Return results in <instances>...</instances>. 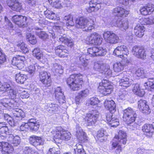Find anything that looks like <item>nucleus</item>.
<instances>
[{"mask_svg":"<svg viewBox=\"0 0 154 154\" xmlns=\"http://www.w3.org/2000/svg\"><path fill=\"white\" fill-rule=\"evenodd\" d=\"M96 19L91 17L88 19L83 17L77 18L75 20V26L76 27L83 29L84 31H90L94 28Z\"/></svg>","mask_w":154,"mask_h":154,"instance_id":"nucleus-1","label":"nucleus"},{"mask_svg":"<svg viewBox=\"0 0 154 154\" xmlns=\"http://www.w3.org/2000/svg\"><path fill=\"white\" fill-rule=\"evenodd\" d=\"M82 77L80 74H74L67 78L66 82L71 89L77 91L81 88L83 83Z\"/></svg>","mask_w":154,"mask_h":154,"instance_id":"nucleus-2","label":"nucleus"},{"mask_svg":"<svg viewBox=\"0 0 154 154\" xmlns=\"http://www.w3.org/2000/svg\"><path fill=\"white\" fill-rule=\"evenodd\" d=\"M52 136L56 139L68 141L71 137V134L67 131H64L60 127L54 128L51 131Z\"/></svg>","mask_w":154,"mask_h":154,"instance_id":"nucleus-3","label":"nucleus"},{"mask_svg":"<svg viewBox=\"0 0 154 154\" xmlns=\"http://www.w3.org/2000/svg\"><path fill=\"white\" fill-rule=\"evenodd\" d=\"M137 115L135 111L132 108L129 107L123 111V119L128 125H133Z\"/></svg>","mask_w":154,"mask_h":154,"instance_id":"nucleus-4","label":"nucleus"},{"mask_svg":"<svg viewBox=\"0 0 154 154\" xmlns=\"http://www.w3.org/2000/svg\"><path fill=\"white\" fill-rule=\"evenodd\" d=\"M113 87L111 83L106 80H103L100 83L98 89L103 94L106 96L110 94L112 90Z\"/></svg>","mask_w":154,"mask_h":154,"instance_id":"nucleus-5","label":"nucleus"},{"mask_svg":"<svg viewBox=\"0 0 154 154\" xmlns=\"http://www.w3.org/2000/svg\"><path fill=\"white\" fill-rule=\"evenodd\" d=\"M102 40V38L101 35L95 32L91 33L85 39L87 44L96 45L101 44Z\"/></svg>","mask_w":154,"mask_h":154,"instance_id":"nucleus-6","label":"nucleus"},{"mask_svg":"<svg viewBox=\"0 0 154 154\" xmlns=\"http://www.w3.org/2000/svg\"><path fill=\"white\" fill-rule=\"evenodd\" d=\"M103 35L105 40L107 43L112 44H116L119 41V39L118 36L112 32L105 31Z\"/></svg>","mask_w":154,"mask_h":154,"instance_id":"nucleus-7","label":"nucleus"},{"mask_svg":"<svg viewBox=\"0 0 154 154\" xmlns=\"http://www.w3.org/2000/svg\"><path fill=\"white\" fill-rule=\"evenodd\" d=\"M88 52L91 57H97L103 56L105 55L107 51L105 49H103L101 47H94L88 48Z\"/></svg>","mask_w":154,"mask_h":154,"instance_id":"nucleus-8","label":"nucleus"},{"mask_svg":"<svg viewBox=\"0 0 154 154\" xmlns=\"http://www.w3.org/2000/svg\"><path fill=\"white\" fill-rule=\"evenodd\" d=\"M113 54L121 58H126L128 54V51L127 47L125 45L119 46L115 49Z\"/></svg>","mask_w":154,"mask_h":154,"instance_id":"nucleus-9","label":"nucleus"},{"mask_svg":"<svg viewBox=\"0 0 154 154\" xmlns=\"http://www.w3.org/2000/svg\"><path fill=\"white\" fill-rule=\"evenodd\" d=\"M98 116L99 113L96 110H95L92 113L87 114L85 120L88 125H93L96 123Z\"/></svg>","mask_w":154,"mask_h":154,"instance_id":"nucleus-10","label":"nucleus"},{"mask_svg":"<svg viewBox=\"0 0 154 154\" xmlns=\"http://www.w3.org/2000/svg\"><path fill=\"white\" fill-rule=\"evenodd\" d=\"M111 24L119 28L122 31L125 30L128 28V21L126 19L120 20L119 19L117 20L114 19L112 22Z\"/></svg>","mask_w":154,"mask_h":154,"instance_id":"nucleus-11","label":"nucleus"},{"mask_svg":"<svg viewBox=\"0 0 154 154\" xmlns=\"http://www.w3.org/2000/svg\"><path fill=\"white\" fill-rule=\"evenodd\" d=\"M138 108L141 112L146 114H149L151 112V109L145 100L141 99L138 101Z\"/></svg>","mask_w":154,"mask_h":154,"instance_id":"nucleus-12","label":"nucleus"},{"mask_svg":"<svg viewBox=\"0 0 154 154\" xmlns=\"http://www.w3.org/2000/svg\"><path fill=\"white\" fill-rule=\"evenodd\" d=\"M40 80L46 86H50L51 83V80L50 75L45 71L41 72L39 75Z\"/></svg>","mask_w":154,"mask_h":154,"instance_id":"nucleus-13","label":"nucleus"},{"mask_svg":"<svg viewBox=\"0 0 154 154\" xmlns=\"http://www.w3.org/2000/svg\"><path fill=\"white\" fill-rule=\"evenodd\" d=\"M12 21L15 24L21 27H25L26 17L22 15H15L12 17Z\"/></svg>","mask_w":154,"mask_h":154,"instance_id":"nucleus-14","label":"nucleus"},{"mask_svg":"<svg viewBox=\"0 0 154 154\" xmlns=\"http://www.w3.org/2000/svg\"><path fill=\"white\" fill-rule=\"evenodd\" d=\"M125 72L120 75L122 78L119 81L120 86L125 88L130 86L133 83V81L130 79L127 75H125Z\"/></svg>","mask_w":154,"mask_h":154,"instance_id":"nucleus-15","label":"nucleus"},{"mask_svg":"<svg viewBox=\"0 0 154 154\" xmlns=\"http://www.w3.org/2000/svg\"><path fill=\"white\" fill-rule=\"evenodd\" d=\"M1 103L5 107L8 109L12 108L14 105L17 106V107L19 106V104L14 100L7 98L2 99L1 100Z\"/></svg>","mask_w":154,"mask_h":154,"instance_id":"nucleus-16","label":"nucleus"},{"mask_svg":"<svg viewBox=\"0 0 154 154\" xmlns=\"http://www.w3.org/2000/svg\"><path fill=\"white\" fill-rule=\"evenodd\" d=\"M132 53L138 58L144 59L146 57L145 51L139 47L135 46L132 48Z\"/></svg>","mask_w":154,"mask_h":154,"instance_id":"nucleus-17","label":"nucleus"},{"mask_svg":"<svg viewBox=\"0 0 154 154\" xmlns=\"http://www.w3.org/2000/svg\"><path fill=\"white\" fill-rule=\"evenodd\" d=\"M106 120L107 123L111 127H116L119 125V119L113 116L112 113H108L106 116Z\"/></svg>","mask_w":154,"mask_h":154,"instance_id":"nucleus-18","label":"nucleus"},{"mask_svg":"<svg viewBox=\"0 0 154 154\" xmlns=\"http://www.w3.org/2000/svg\"><path fill=\"white\" fill-rule=\"evenodd\" d=\"M142 130L145 132V135L147 137H151L154 132V126L153 124H145L142 127Z\"/></svg>","mask_w":154,"mask_h":154,"instance_id":"nucleus-19","label":"nucleus"},{"mask_svg":"<svg viewBox=\"0 0 154 154\" xmlns=\"http://www.w3.org/2000/svg\"><path fill=\"white\" fill-rule=\"evenodd\" d=\"M55 98L60 103H62L65 102V98L60 87H58L55 89Z\"/></svg>","mask_w":154,"mask_h":154,"instance_id":"nucleus-20","label":"nucleus"},{"mask_svg":"<svg viewBox=\"0 0 154 154\" xmlns=\"http://www.w3.org/2000/svg\"><path fill=\"white\" fill-rule=\"evenodd\" d=\"M55 52L56 54L60 57H64L67 56L69 51L66 49L65 47L60 45L56 48Z\"/></svg>","mask_w":154,"mask_h":154,"instance_id":"nucleus-21","label":"nucleus"},{"mask_svg":"<svg viewBox=\"0 0 154 154\" xmlns=\"http://www.w3.org/2000/svg\"><path fill=\"white\" fill-rule=\"evenodd\" d=\"M76 130L75 135L79 140L82 142H85L88 140V137L86 136L85 133L83 131L81 127H77Z\"/></svg>","mask_w":154,"mask_h":154,"instance_id":"nucleus-22","label":"nucleus"},{"mask_svg":"<svg viewBox=\"0 0 154 154\" xmlns=\"http://www.w3.org/2000/svg\"><path fill=\"white\" fill-rule=\"evenodd\" d=\"M89 4V6L86 8L87 11L89 13L96 11L100 8V5L97 3V0H91Z\"/></svg>","mask_w":154,"mask_h":154,"instance_id":"nucleus-23","label":"nucleus"},{"mask_svg":"<svg viewBox=\"0 0 154 154\" xmlns=\"http://www.w3.org/2000/svg\"><path fill=\"white\" fill-rule=\"evenodd\" d=\"M32 64L30 65L28 67L27 70L28 73L32 76L33 75L36 70L40 69L41 67L36 63L35 60L33 59L31 60Z\"/></svg>","mask_w":154,"mask_h":154,"instance_id":"nucleus-24","label":"nucleus"},{"mask_svg":"<svg viewBox=\"0 0 154 154\" xmlns=\"http://www.w3.org/2000/svg\"><path fill=\"white\" fill-rule=\"evenodd\" d=\"M115 139L117 140L120 143L125 144L127 141L126 134L124 131L120 130L118 132V134L115 136Z\"/></svg>","mask_w":154,"mask_h":154,"instance_id":"nucleus-25","label":"nucleus"},{"mask_svg":"<svg viewBox=\"0 0 154 154\" xmlns=\"http://www.w3.org/2000/svg\"><path fill=\"white\" fill-rule=\"evenodd\" d=\"M16 106L17 107V106L14 105V107H12V113L14 116L17 118V119L21 120L25 116L24 113L21 109L16 108Z\"/></svg>","mask_w":154,"mask_h":154,"instance_id":"nucleus-26","label":"nucleus"},{"mask_svg":"<svg viewBox=\"0 0 154 154\" xmlns=\"http://www.w3.org/2000/svg\"><path fill=\"white\" fill-rule=\"evenodd\" d=\"M112 12L114 15L121 17H126L129 13L128 11L121 7L115 8Z\"/></svg>","mask_w":154,"mask_h":154,"instance_id":"nucleus-27","label":"nucleus"},{"mask_svg":"<svg viewBox=\"0 0 154 154\" xmlns=\"http://www.w3.org/2000/svg\"><path fill=\"white\" fill-rule=\"evenodd\" d=\"M7 140L9 142L14 146H17L21 142V139L18 136H14L11 134H10L8 136Z\"/></svg>","mask_w":154,"mask_h":154,"instance_id":"nucleus-28","label":"nucleus"},{"mask_svg":"<svg viewBox=\"0 0 154 154\" xmlns=\"http://www.w3.org/2000/svg\"><path fill=\"white\" fill-rule=\"evenodd\" d=\"M45 109L49 113H55L57 112L60 109V106L54 103H49L45 106Z\"/></svg>","mask_w":154,"mask_h":154,"instance_id":"nucleus-29","label":"nucleus"},{"mask_svg":"<svg viewBox=\"0 0 154 154\" xmlns=\"http://www.w3.org/2000/svg\"><path fill=\"white\" fill-rule=\"evenodd\" d=\"M29 140L30 143L35 146L40 145H42L44 143V141L41 137L35 136L30 137Z\"/></svg>","mask_w":154,"mask_h":154,"instance_id":"nucleus-30","label":"nucleus"},{"mask_svg":"<svg viewBox=\"0 0 154 154\" xmlns=\"http://www.w3.org/2000/svg\"><path fill=\"white\" fill-rule=\"evenodd\" d=\"M59 41L71 47H72L74 44L73 39L69 36L65 35L60 36L59 38Z\"/></svg>","mask_w":154,"mask_h":154,"instance_id":"nucleus-31","label":"nucleus"},{"mask_svg":"<svg viewBox=\"0 0 154 154\" xmlns=\"http://www.w3.org/2000/svg\"><path fill=\"white\" fill-rule=\"evenodd\" d=\"M145 29L143 24H138L134 27V32L136 36L140 38L144 35Z\"/></svg>","mask_w":154,"mask_h":154,"instance_id":"nucleus-32","label":"nucleus"},{"mask_svg":"<svg viewBox=\"0 0 154 154\" xmlns=\"http://www.w3.org/2000/svg\"><path fill=\"white\" fill-rule=\"evenodd\" d=\"M104 106L106 109L109 110V113H112L116 110V105L113 100H106L104 103Z\"/></svg>","mask_w":154,"mask_h":154,"instance_id":"nucleus-33","label":"nucleus"},{"mask_svg":"<svg viewBox=\"0 0 154 154\" xmlns=\"http://www.w3.org/2000/svg\"><path fill=\"white\" fill-rule=\"evenodd\" d=\"M27 123L29 125L30 130L31 131H37L39 127V124L37 122L36 119H29Z\"/></svg>","mask_w":154,"mask_h":154,"instance_id":"nucleus-34","label":"nucleus"},{"mask_svg":"<svg viewBox=\"0 0 154 154\" xmlns=\"http://www.w3.org/2000/svg\"><path fill=\"white\" fill-rule=\"evenodd\" d=\"M133 91L136 95L140 97H143L145 94L144 90L140 88V85L138 84L135 85Z\"/></svg>","mask_w":154,"mask_h":154,"instance_id":"nucleus-35","label":"nucleus"},{"mask_svg":"<svg viewBox=\"0 0 154 154\" xmlns=\"http://www.w3.org/2000/svg\"><path fill=\"white\" fill-rule=\"evenodd\" d=\"M14 150L13 146L7 142H6L4 144V147L2 153L3 154H10Z\"/></svg>","mask_w":154,"mask_h":154,"instance_id":"nucleus-36","label":"nucleus"},{"mask_svg":"<svg viewBox=\"0 0 154 154\" xmlns=\"http://www.w3.org/2000/svg\"><path fill=\"white\" fill-rule=\"evenodd\" d=\"M139 21L143 25H151L154 23V16L146 18H141Z\"/></svg>","mask_w":154,"mask_h":154,"instance_id":"nucleus-37","label":"nucleus"},{"mask_svg":"<svg viewBox=\"0 0 154 154\" xmlns=\"http://www.w3.org/2000/svg\"><path fill=\"white\" fill-rule=\"evenodd\" d=\"M106 65L101 62L98 61L94 63V68L95 70L101 73L103 72V69Z\"/></svg>","mask_w":154,"mask_h":154,"instance_id":"nucleus-38","label":"nucleus"},{"mask_svg":"<svg viewBox=\"0 0 154 154\" xmlns=\"http://www.w3.org/2000/svg\"><path fill=\"white\" fill-rule=\"evenodd\" d=\"M27 79V76L26 75L21 74L20 72L16 75L15 79L18 83L23 84Z\"/></svg>","mask_w":154,"mask_h":154,"instance_id":"nucleus-39","label":"nucleus"},{"mask_svg":"<svg viewBox=\"0 0 154 154\" xmlns=\"http://www.w3.org/2000/svg\"><path fill=\"white\" fill-rule=\"evenodd\" d=\"M34 28V29L36 30L35 31L36 34L38 36L39 38L45 40L48 37V35L45 32L43 31H39V30L40 29V28L35 27Z\"/></svg>","mask_w":154,"mask_h":154,"instance_id":"nucleus-40","label":"nucleus"},{"mask_svg":"<svg viewBox=\"0 0 154 154\" xmlns=\"http://www.w3.org/2000/svg\"><path fill=\"white\" fill-rule=\"evenodd\" d=\"M8 127L0 128V137L2 139H5L10 135Z\"/></svg>","mask_w":154,"mask_h":154,"instance_id":"nucleus-41","label":"nucleus"},{"mask_svg":"<svg viewBox=\"0 0 154 154\" xmlns=\"http://www.w3.org/2000/svg\"><path fill=\"white\" fill-rule=\"evenodd\" d=\"M46 17L51 20H58L59 17L58 15H56L54 13L48 10H47L44 12Z\"/></svg>","mask_w":154,"mask_h":154,"instance_id":"nucleus-42","label":"nucleus"},{"mask_svg":"<svg viewBox=\"0 0 154 154\" xmlns=\"http://www.w3.org/2000/svg\"><path fill=\"white\" fill-rule=\"evenodd\" d=\"M52 69L53 71L60 74H62L63 72V69L62 66L59 63H53Z\"/></svg>","mask_w":154,"mask_h":154,"instance_id":"nucleus-43","label":"nucleus"},{"mask_svg":"<svg viewBox=\"0 0 154 154\" xmlns=\"http://www.w3.org/2000/svg\"><path fill=\"white\" fill-rule=\"evenodd\" d=\"M75 154H86L82 145L78 143L74 147Z\"/></svg>","mask_w":154,"mask_h":154,"instance_id":"nucleus-44","label":"nucleus"},{"mask_svg":"<svg viewBox=\"0 0 154 154\" xmlns=\"http://www.w3.org/2000/svg\"><path fill=\"white\" fill-rule=\"evenodd\" d=\"M32 54L38 60L40 59L42 57V58L44 57L42 53L38 48H36L34 49L32 51Z\"/></svg>","mask_w":154,"mask_h":154,"instance_id":"nucleus-45","label":"nucleus"},{"mask_svg":"<svg viewBox=\"0 0 154 154\" xmlns=\"http://www.w3.org/2000/svg\"><path fill=\"white\" fill-rule=\"evenodd\" d=\"M123 69L124 66L121 63L117 62L113 65V70L115 72H120L123 70Z\"/></svg>","mask_w":154,"mask_h":154,"instance_id":"nucleus-46","label":"nucleus"},{"mask_svg":"<svg viewBox=\"0 0 154 154\" xmlns=\"http://www.w3.org/2000/svg\"><path fill=\"white\" fill-rule=\"evenodd\" d=\"M64 20L66 21V25L67 26H72L74 25V23L73 21L72 17L71 15H69L65 16L64 18Z\"/></svg>","mask_w":154,"mask_h":154,"instance_id":"nucleus-47","label":"nucleus"},{"mask_svg":"<svg viewBox=\"0 0 154 154\" xmlns=\"http://www.w3.org/2000/svg\"><path fill=\"white\" fill-rule=\"evenodd\" d=\"M7 94L8 96L11 100H14L17 96V91L12 88L10 90L8 91Z\"/></svg>","mask_w":154,"mask_h":154,"instance_id":"nucleus-48","label":"nucleus"},{"mask_svg":"<svg viewBox=\"0 0 154 154\" xmlns=\"http://www.w3.org/2000/svg\"><path fill=\"white\" fill-rule=\"evenodd\" d=\"M3 116L4 119L8 121V122L11 126H15L16 123L10 116L8 114L4 113L3 114Z\"/></svg>","mask_w":154,"mask_h":154,"instance_id":"nucleus-49","label":"nucleus"},{"mask_svg":"<svg viewBox=\"0 0 154 154\" xmlns=\"http://www.w3.org/2000/svg\"><path fill=\"white\" fill-rule=\"evenodd\" d=\"M100 101L98 98L95 97H93L91 98L88 100L87 104H90L91 105L95 106L98 105Z\"/></svg>","mask_w":154,"mask_h":154,"instance_id":"nucleus-50","label":"nucleus"},{"mask_svg":"<svg viewBox=\"0 0 154 154\" xmlns=\"http://www.w3.org/2000/svg\"><path fill=\"white\" fill-rule=\"evenodd\" d=\"M22 8V7L21 4L17 0L11 7V9L14 11H20Z\"/></svg>","mask_w":154,"mask_h":154,"instance_id":"nucleus-51","label":"nucleus"},{"mask_svg":"<svg viewBox=\"0 0 154 154\" xmlns=\"http://www.w3.org/2000/svg\"><path fill=\"white\" fill-rule=\"evenodd\" d=\"M144 85L145 87L146 88L149 87L151 88L154 89V78L148 79V81L144 83Z\"/></svg>","mask_w":154,"mask_h":154,"instance_id":"nucleus-52","label":"nucleus"},{"mask_svg":"<svg viewBox=\"0 0 154 154\" xmlns=\"http://www.w3.org/2000/svg\"><path fill=\"white\" fill-rule=\"evenodd\" d=\"M26 38L28 39L29 43L32 45H34L37 42V40L35 37L31 33H28L27 35Z\"/></svg>","mask_w":154,"mask_h":154,"instance_id":"nucleus-53","label":"nucleus"},{"mask_svg":"<svg viewBox=\"0 0 154 154\" xmlns=\"http://www.w3.org/2000/svg\"><path fill=\"white\" fill-rule=\"evenodd\" d=\"M101 73L104 74L107 77L112 75V71L110 69L109 66L108 65H106L103 69V72Z\"/></svg>","mask_w":154,"mask_h":154,"instance_id":"nucleus-54","label":"nucleus"},{"mask_svg":"<svg viewBox=\"0 0 154 154\" xmlns=\"http://www.w3.org/2000/svg\"><path fill=\"white\" fill-rule=\"evenodd\" d=\"M12 88L9 84L7 83H4L1 86L0 91H6L7 92Z\"/></svg>","mask_w":154,"mask_h":154,"instance_id":"nucleus-55","label":"nucleus"},{"mask_svg":"<svg viewBox=\"0 0 154 154\" xmlns=\"http://www.w3.org/2000/svg\"><path fill=\"white\" fill-rule=\"evenodd\" d=\"M23 150L25 154H39L37 151L30 147H25Z\"/></svg>","mask_w":154,"mask_h":154,"instance_id":"nucleus-56","label":"nucleus"},{"mask_svg":"<svg viewBox=\"0 0 154 154\" xmlns=\"http://www.w3.org/2000/svg\"><path fill=\"white\" fill-rule=\"evenodd\" d=\"M135 71L136 75L138 77L142 76L144 73V71L143 68H139L136 70L135 68H134L133 69L131 70V72L134 73Z\"/></svg>","mask_w":154,"mask_h":154,"instance_id":"nucleus-57","label":"nucleus"},{"mask_svg":"<svg viewBox=\"0 0 154 154\" xmlns=\"http://www.w3.org/2000/svg\"><path fill=\"white\" fill-rule=\"evenodd\" d=\"M20 89L21 90H19V91H21V92L19 93L20 94V98L22 99L28 98L29 96V95L27 91L22 88H21Z\"/></svg>","mask_w":154,"mask_h":154,"instance_id":"nucleus-58","label":"nucleus"},{"mask_svg":"<svg viewBox=\"0 0 154 154\" xmlns=\"http://www.w3.org/2000/svg\"><path fill=\"white\" fill-rule=\"evenodd\" d=\"M119 98L122 100H125L128 97V93L124 90H122L119 93Z\"/></svg>","mask_w":154,"mask_h":154,"instance_id":"nucleus-59","label":"nucleus"},{"mask_svg":"<svg viewBox=\"0 0 154 154\" xmlns=\"http://www.w3.org/2000/svg\"><path fill=\"white\" fill-rule=\"evenodd\" d=\"M60 152L59 149L53 147L49 149L47 154H60Z\"/></svg>","mask_w":154,"mask_h":154,"instance_id":"nucleus-60","label":"nucleus"},{"mask_svg":"<svg viewBox=\"0 0 154 154\" xmlns=\"http://www.w3.org/2000/svg\"><path fill=\"white\" fill-rule=\"evenodd\" d=\"M89 90L88 89H86L81 91L79 93V94L83 98L87 96L89 94Z\"/></svg>","mask_w":154,"mask_h":154,"instance_id":"nucleus-61","label":"nucleus"},{"mask_svg":"<svg viewBox=\"0 0 154 154\" xmlns=\"http://www.w3.org/2000/svg\"><path fill=\"white\" fill-rule=\"evenodd\" d=\"M22 57L20 56H17L14 57L11 61V63L14 66H16L22 60Z\"/></svg>","mask_w":154,"mask_h":154,"instance_id":"nucleus-62","label":"nucleus"},{"mask_svg":"<svg viewBox=\"0 0 154 154\" xmlns=\"http://www.w3.org/2000/svg\"><path fill=\"white\" fill-rule=\"evenodd\" d=\"M70 2L69 1H67L66 4V5L62 4L61 2L59 0V2L56 5L55 8H61L64 7H68L70 6Z\"/></svg>","mask_w":154,"mask_h":154,"instance_id":"nucleus-63","label":"nucleus"},{"mask_svg":"<svg viewBox=\"0 0 154 154\" xmlns=\"http://www.w3.org/2000/svg\"><path fill=\"white\" fill-rule=\"evenodd\" d=\"M20 128L21 131H27L29 129L30 130V127L27 123H24L20 126Z\"/></svg>","mask_w":154,"mask_h":154,"instance_id":"nucleus-64","label":"nucleus"}]
</instances>
